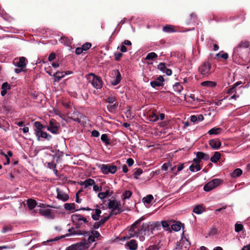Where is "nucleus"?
I'll list each match as a JSON object with an SVG mask.
<instances>
[{
  "label": "nucleus",
  "mask_w": 250,
  "mask_h": 250,
  "mask_svg": "<svg viewBox=\"0 0 250 250\" xmlns=\"http://www.w3.org/2000/svg\"><path fill=\"white\" fill-rule=\"evenodd\" d=\"M143 173V170L141 168L137 169L134 173V178L137 179L138 176L140 175Z\"/></svg>",
  "instance_id": "nucleus-50"
},
{
  "label": "nucleus",
  "mask_w": 250,
  "mask_h": 250,
  "mask_svg": "<svg viewBox=\"0 0 250 250\" xmlns=\"http://www.w3.org/2000/svg\"><path fill=\"white\" fill-rule=\"evenodd\" d=\"M10 84L7 83V82H5L2 85H1V89H2V90L1 91V95L2 96H4L6 95V94L7 93V91L8 90H9L10 89Z\"/></svg>",
  "instance_id": "nucleus-21"
},
{
  "label": "nucleus",
  "mask_w": 250,
  "mask_h": 250,
  "mask_svg": "<svg viewBox=\"0 0 250 250\" xmlns=\"http://www.w3.org/2000/svg\"><path fill=\"white\" fill-rule=\"evenodd\" d=\"M130 250H136L138 248L137 242L135 240H131L126 244Z\"/></svg>",
  "instance_id": "nucleus-20"
},
{
  "label": "nucleus",
  "mask_w": 250,
  "mask_h": 250,
  "mask_svg": "<svg viewBox=\"0 0 250 250\" xmlns=\"http://www.w3.org/2000/svg\"><path fill=\"white\" fill-rule=\"evenodd\" d=\"M55 58H56L55 54L54 53H51L49 55L48 60L49 61L51 62V61L54 60L55 59Z\"/></svg>",
  "instance_id": "nucleus-61"
},
{
  "label": "nucleus",
  "mask_w": 250,
  "mask_h": 250,
  "mask_svg": "<svg viewBox=\"0 0 250 250\" xmlns=\"http://www.w3.org/2000/svg\"><path fill=\"white\" fill-rule=\"evenodd\" d=\"M94 211L95 213L92 214V218L94 220H98L101 213V210L97 208L94 209Z\"/></svg>",
  "instance_id": "nucleus-33"
},
{
  "label": "nucleus",
  "mask_w": 250,
  "mask_h": 250,
  "mask_svg": "<svg viewBox=\"0 0 250 250\" xmlns=\"http://www.w3.org/2000/svg\"><path fill=\"white\" fill-rule=\"evenodd\" d=\"M159 247L156 245H152L147 248L146 250H158Z\"/></svg>",
  "instance_id": "nucleus-60"
},
{
  "label": "nucleus",
  "mask_w": 250,
  "mask_h": 250,
  "mask_svg": "<svg viewBox=\"0 0 250 250\" xmlns=\"http://www.w3.org/2000/svg\"><path fill=\"white\" fill-rule=\"evenodd\" d=\"M216 56V57H219L225 60L228 58V54L227 53H224L222 54L220 53H218Z\"/></svg>",
  "instance_id": "nucleus-51"
},
{
  "label": "nucleus",
  "mask_w": 250,
  "mask_h": 250,
  "mask_svg": "<svg viewBox=\"0 0 250 250\" xmlns=\"http://www.w3.org/2000/svg\"><path fill=\"white\" fill-rule=\"evenodd\" d=\"M71 220L76 226V229H80L83 227L84 224L88 223L85 217L78 214H73L71 216Z\"/></svg>",
  "instance_id": "nucleus-4"
},
{
  "label": "nucleus",
  "mask_w": 250,
  "mask_h": 250,
  "mask_svg": "<svg viewBox=\"0 0 250 250\" xmlns=\"http://www.w3.org/2000/svg\"><path fill=\"white\" fill-rule=\"evenodd\" d=\"M11 229H12V227L11 226H4L3 228L2 232L3 233H6L7 231H8L9 230H11Z\"/></svg>",
  "instance_id": "nucleus-56"
},
{
  "label": "nucleus",
  "mask_w": 250,
  "mask_h": 250,
  "mask_svg": "<svg viewBox=\"0 0 250 250\" xmlns=\"http://www.w3.org/2000/svg\"><path fill=\"white\" fill-rule=\"evenodd\" d=\"M198 70L202 75L208 76L211 72V64L208 62H205L199 66Z\"/></svg>",
  "instance_id": "nucleus-5"
},
{
  "label": "nucleus",
  "mask_w": 250,
  "mask_h": 250,
  "mask_svg": "<svg viewBox=\"0 0 250 250\" xmlns=\"http://www.w3.org/2000/svg\"><path fill=\"white\" fill-rule=\"evenodd\" d=\"M100 167L102 172L105 174H107L109 173L114 174L117 171L116 166L110 164H103L100 166Z\"/></svg>",
  "instance_id": "nucleus-7"
},
{
  "label": "nucleus",
  "mask_w": 250,
  "mask_h": 250,
  "mask_svg": "<svg viewBox=\"0 0 250 250\" xmlns=\"http://www.w3.org/2000/svg\"><path fill=\"white\" fill-rule=\"evenodd\" d=\"M113 73L115 76L113 78V80L111 81V83L113 85H116L121 82V75L119 70L118 69L114 70Z\"/></svg>",
  "instance_id": "nucleus-15"
},
{
  "label": "nucleus",
  "mask_w": 250,
  "mask_h": 250,
  "mask_svg": "<svg viewBox=\"0 0 250 250\" xmlns=\"http://www.w3.org/2000/svg\"><path fill=\"white\" fill-rule=\"evenodd\" d=\"M56 191L57 193V199L61 200L63 202H65L68 200L69 196L63 191H62L59 188H57Z\"/></svg>",
  "instance_id": "nucleus-12"
},
{
  "label": "nucleus",
  "mask_w": 250,
  "mask_h": 250,
  "mask_svg": "<svg viewBox=\"0 0 250 250\" xmlns=\"http://www.w3.org/2000/svg\"><path fill=\"white\" fill-rule=\"evenodd\" d=\"M204 211V208L202 206L198 205L196 206L193 210V212L196 214H201L202 212Z\"/></svg>",
  "instance_id": "nucleus-34"
},
{
  "label": "nucleus",
  "mask_w": 250,
  "mask_h": 250,
  "mask_svg": "<svg viewBox=\"0 0 250 250\" xmlns=\"http://www.w3.org/2000/svg\"><path fill=\"white\" fill-rule=\"evenodd\" d=\"M101 139V140L105 144V145H107L110 144L109 139L106 134H102Z\"/></svg>",
  "instance_id": "nucleus-39"
},
{
  "label": "nucleus",
  "mask_w": 250,
  "mask_h": 250,
  "mask_svg": "<svg viewBox=\"0 0 250 250\" xmlns=\"http://www.w3.org/2000/svg\"><path fill=\"white\" fill-rule=\"evenodd\" d=\"M46 128L48 131L53 134H57L59 133V126L55 120H50Z\"/></svg>",
  "instance_id": "nucleus-9"
},
{
  "label": "nucleus",
  "mask_w": 250,
  "mask_h": 250,
  "mask_svg": "<svg viewBox=\"0 0 250 250\" xmlns=\"http://www.w3.org/2000/svg\"><path fill=\"white\" fill-rule=\"evenodd\" d=\"M90 233L92 234L95 238H98L99 236H100V233L96 230H92L90 232Z\"/></svg>",
  "instance_id": "nucleus-57"
},
{
  "label": "nucleus",
  "mask_w": 250,
  "mask_h": 250,
  "mask_svg": "<svg viewBox=\"0 0 250 250\" xmlns=\"http://www.w3.org/2000/svg\"><path fill=\"white\" fill-rule=\"evenodd\" d=\"M91 134H92V136L93 137H98L100 135V133L97 130H94L92 131Z\"/></svg>",
  "instance_id": "nucleus-63"
},
{
  "label": "nucleus",
  "mask_w": 250,
  "mask_h": 250,
  "mask_svg": "<svg viewBox=\"0 0 250 250\" xmlns=\"http://www.w3.org/2000/svg\"><path fill=\"white\" fill-rule=\"evenodd\" d=\"M170 166H171V165H170ZM169 166H170V164L169 163H165L162 165V166L161 167V169L163 170L167 171L168 169V168Z\"/></svg>",
  "instance_id": "nucleus-53"
},
{
  "label": "nucleus",
  "mask_w": 250,
  "mask_h": 250,
  "mask_svg": "<svg viewBox=\"0 0 250 250\" xmlns=\"http://www.w3.org/2000/svg\"><path fill=\"white\" fill-rule=\"evenodd\" d=\"M163 30L164 32L167 33H172L175 32L173 26L170 25H167L165 26H164L163 28Z\"/></svg>",
  "instance_id": "nucleus-35"
},
{
  "label": "nucleus",
  "mask_w": 250,
  "mask_h": 250,
  "mask_svg": "<svg viewBox=\"0 0 250 250\" xmlns=\"http://www.w3.org/2000/svg\"><path fill=\"white\" fill-rule=\"evenodd\" d=\"M243 226L241 224H237L236 223L235 225V230L236 232H239L241 231L243 229Z\"/></svg>",
  "instance_id": "nucleus-49"
},
{
  "label": "nucleus",
  "mask_w": 250,
  "mask_h": 250,
  "mask_svg": "<svg viewBox=\"0 0 250 250\" xmlns=\"http://www.w3.org/2000/svg\"><path fill=\"white\" fill-rule=\"evenodd\" d=\"M87 79L92 86L96 89H100L103 86V82L100 77L93 73L88 74Z\"/></svg>",
  "instance_id": "nucleus-3"
},
{
  "label": "nucleus",
  "mask_w": 250,
  "mask_h": 250,
  "mask_svg": "<svg viewBox=\"0 0 250 250\" xmlns=\"http://www.w3.org/2000/svg\"><path fill=\"white\" fill-rule=\"evenodd\" d=\"M141 221V220H138L131 225L128 231L130 237H133L135 236L138 237V235H139L138 231H135V229L137 228V226L140 224Z\"/></svg>",
  "instance_id": "nucleus-10"
},
{
  "label": "nucleus",
  "mask_w": 250,
  "mask_h": 250,
  "mask_svg": "<svg viewBox=\"0 0 250 250\" xmlns=\"http://www.w3.org/2000/svg\"><path fill=\"white\" fill-rule=\"evenodd\" d=\"M112 216V215H110V213L108 216L104 217L103 219H102L100 221L101 224H102V225H104L105 223V222H106L110 218V217Z\"/></svg>",
  "instance_id": "nucleus-52"
},
{
  "label": "nucleus",
  "mask_w": 250,
  "mask_h": 250,
  "mask_svg": "<svg viewBox=\"0 0 250 250\" xmlns=\"http://www.w3.org/2000/svg\"><path fill=\"white\" fill-rule=\"evenodd\" d=\"M222 181L219 179H214L206 184L204 187L206 191H209L221 184Z\"/></svg>",
  "instance_id": "nucleus-6"
},
{
  "label": "nucleus",
  "mask_w": 250,
  "mask_h": 250,
  "mask_svg": "<svg viewBox=\"0 0 250 250\" xmlns=\"http://www.w3.org/2000/svg\"><path fill=\"white\" fill-rule=\"evenodd\" d=\"M242 174V170L241 169L236 168L230 174V176L232 178H237L241 175Z\"/></svg>",
  "instance_id": "nucleus-28"
},
{
  "label": "nucleus",
  "mask_w": 250,
  "mask_h": 250,
  "mask_svg": "<svg viewBox=\"0 0 250 250\" xmlns=\"http://www.w3.org/2000/svg\"><path fill=\"white\" fill-rule=\"evenodd\" d=\"M157 68L160 71H162L163 72H164L166 68V64L164 62H161L158 65Z\"/></svg>",
  "instance_id": "nucleus-47"
},
{
  "label": "nucleus",
  "mask_w": 250,
  "mask_h": 250,
  "mask_svg": "<svg viewBox=\"0 0 250 250\" xmlns=\"http://www.w3.org/2000/svg\"><path fill=\"white\" fill-rule=\"evenodd\" d=\"M27 205L30 209H32L36 207L37 202L34 199H29L27 200Z\"/></svg>",
  "instance_id": "nucleus-25"
},
{
  "label": "nucleus",
  "mask_w": 250,
  "mask_h": 250,
  "mask_svg": "<svg viewBox=\"0 0 250 250\" xmlns=\"http://www.w3.org/2000/svg\"><path fill=\"white\" fill-rule=\"evenodd\" d=\"M174 91L177 92L178 93H180L183 90V87L179 83H176L173 86Z\"/></svg>",
  "instance_id": "nucleus-29"
},
{
  "label": "nucleus",
  "mask_w": 250,
  "mask_h": 250,
  "mask_svg": "<svg viewBox=\"0 0 250 250\" xmlns=\"http://www.w3.org/2000/svg\"><path fill=\"white\" fill-rule=\"evenodd\" d=\"M116 100V98L115 97H109L107 98V102L109 104H113Z\"/></svg>",
  "instance_id": "nucleus-54"
},
{
  "label": "nucleus",
  "mask_w": 250,
  "mask_h": 250,
  "mask_svg": "<svg viewBox=\"0 0 250 250\" xmlns=\"http://www.w3.org/2000/svg\"><path fill=\"white\" fill-rule=\"evenodd\" d=\"M108 208L111 209L110 215H116L123 212L121 202L116 200H109L108 203Z\"/></svg>",
  "instance_id": "nucleus-1"
},
{
  "label": "nucleus",
  "mask_w": 250,
  "mask_h": 250,
  "mask_svg": "<svg viewBox=\"0 0 250 250\" xmlns=\"http://www.w3.org/2000/svg\"><path fill=\"white\" fill-rule=\"evenodd\" d=\"M95 238L94 237L92 234H91L88 238V242L89 243L94 242L95 241Z\"/></svg>",
  "instance_id": "nucleus-59"
},
{
  "label": "nucleus",
  "mask_w": 250,
  "mask_h": 250,
  "mask_svg": "<svg viewBox=\"0 0 250 250\" xmlns=\"http://www.w3.org/2000/svg\"><path fill=\"white\" fill-rule=\"evenodd\" d=\"M60 42L66 45H69L71 43L70 40L65 37H62L60 39Z\"/></svg>",
  "instance_id": "nucleus-41"
},
{
  "label": "nucleus",
  "mask_w": 250,
  "mask_h": 250,
  "mask_svg": "<svg viewBox=\"0 0 250 250\" xmlns=\"http://www.w3.org/2000/svg\"><path fill=\"white\" fill-rule=\"evenodd\" d=\"M86 244L84 242L78 243L76 244L72 245L66 249L65 250H82L85 248Z\"/></svg>",
  "instance_id": "nucleus-14"
},
{
  "label": "nucleus",
  "mask_w": 250,
  "mask_h": 250,
  "mask_svg": "<svg viewBox=\"0 0 250 250\" xmlns=\"http://www.w3.org/2000/svg\"><path fill=\"white\" fill-rule=\"evenodd\" d=\"M95 184V181L94 180L89 178L85 180V187L86 188L89 186H93Z\"/></svg>",
  "instance_id": "nucleus-37"
},
{
  "label": "nucleus",
  "mask_w": 250,
  "mask_h": 250,
  "mask_svg": "<svg viewBox=\"0 0 250 250\" xmlns=\"http://www.w3.org/2000/svg\"><path fill=\"white\" fill-rule=\"evenodd\" d=\"M227 93L229 94H232L233 95L231 96L229 99H234L236 100L237 98L239 97V95H236V88L232 86L231 87L229 88L228 91Z\"/></svg>",
  "instance_id": "nucleus-19"
},
{
  "label": "nucleus",
  "mask_w": 250,
  "mask_h": 250,
  "mask_svg": "<svg viewBox=\"0 0 250 250\" xmlns=\"http://www.w3.org/2000/svg\"><path fill=\"white\" fill-rule=\"evenodd\" d=\"M27 62V60L24 57L15 58L13 61V63L16 67L18 68H15L14 72L16 73H19L21 72L25 71Z\"/></svg>",
  "instance_id": "nucleus-2"
},
{
  "label": "nucleus",
  "mask_w": 250,
  "mask_h": 250,
  "mask_svg": "<svg viewBox=\"0 0 250 250\" xmlns=\"http://www.w3.org/2000/svg\"><path fill=\"white\" fill-rule=\"evenodd\" d=\"M250 46V42L247 41H243L236 47L235 50L238 51L240 48H247Z\"/></svg>",
  "instance_id": "nucleus-22"
},
{
  "label": "nucleus",
  "mask_w": 250,
  "mask_h": 250,
  "mask_svg": "<svg viewBox=\"0 0 250 250\" xmlns=\"http://www.w3.org/2000/svg\"><path fill=\"white\" fill-rule=\"evenodd\" d=\"M83 51L82 47H77L75 50V53L76 54L79 55L81 54Z\"/></svg>",
  "instance_id": "nucleus-64"
},
{
  "label": "nucleus",
  "mask_w": 250,
  "mask_h": 250,
  "mask_svg": "<svg viewBox=\"0 0 250 250\" xmlns=\"http://www.w3.org/2000/svg\"><path fill=\"white\" fill-rule=\"evenodd\" d=\"M153 199V197L152 195L149 194L143 198V202L147 204H149Z\"/></svg>",
  "instance_id": "nucleus-36"
},
{
  "label": "nucleus",
  "mask_w": 250,
  "mask_h": 250,
  "mask_svg": "<svg viewBox=\"0 0 250 250\" xmlns=\"http://www.w3.org/2000/svg\"><path fill=\"white\" fill-rule=\"evenodd\" d=\"M149 118L150 121L153 122H156L159 120L158 116L155 113H152V114H150L149 116Z\"/></svg>",
  "instance_id": "nucleus-38"
},
{
  "label": "nucleus",
  "mask_w": 250,
  "mask_h": 250,
  "mask_svg": "<svg viewBox=\"0 0 250 250\" xmlns=\"http://www.w3.org/2000/svg\"><path fill=\"white\" fill-rule=\"evenodd\" d=\"M182 225H183L181 223L177 222L176 223L172 225L171 226V228L173 230L178 231L181 229Z\"/></svg>",
  "instance_id": "nucleus-32"
},
{
  "label": "nucleus",
  "mask_w": 250,
  "mask_h": 250,
  "mask_svg": "<svg viewBox=\"0 0 250 250\" xmlns=\"http://www.w3.org/2000/svg\"><path fill=\"white\" fill-rule=\"evenodd\" d=\"M201 168L200 165H197V164H196L195 165H191L189 167V170L192 172H194L195 170L199 171L201 169Z\"/></svg>",
  "instance_id": "nucleus-42"
},
{
  "label": "nucleus",
  "mask_w": 250,
  "mask_h": 250,
  "mask_svg": "<svg viewBox=\"0 0 250 250\" xmlns=\"http://www.w3.org/2000/svg\"><path fill=\"white\" fill-rule=\"evenodd\" d=\"M157 57V55L154 52H151L148 53L146 57V59L148 60H151Z\"/></svg>",
  "instance_id": "nucleus-43"
},
{
  "label": "nucleus",
  "mask_w": 250,
  "mask_h": 250,
  "mask_svg": "<svg viewBox=\"0 0 250 250\" xmlns=\"http://www.w3.org/2000/svg\"><path fill=\"white\" fill-rule=\"evenodd\" d=\"M221 154L219 152H215L213 156L210 158V161L213 163H216L220 159Z\"/></svg>",
  "instance_id": "nucleus-31"
},
{
  "label": "nucleus",
  "mask_w": 250,
  "mask_h": 250,
  "mask_svg": "<svg viewBox=\"0 0 250 250\" xmlns=\"http://www.w3.org/2000/svg\"><path fill=\"white\" fill-rule=\"evenodd\" d=\"M104 190L105 191L100 192L98 194V197L102 200L111 196L113 193V190H111L109 187L104 188Z\"/></svg>",
  "instance_id": "nucleus-13"
},
{
  "label": "nucleus",
  "mask_w": 250,
  "mask_h": 250,
  "mask_svg": "<svg viewBox=\"0 0 250 250\" xmlns=\"http://www.w3.org/2000/svg\"><path fill=\"white\" fill-rule=\"evenodd\" d=\"M102 224H101L100 222H95L93 226V229H98L99 228H100L102 226Z\"/></svg>",
  "instance_id": "nucleus-58"
},
{
  "label": "nucleus",
  "mask_w": 250,
  "mask_h": 250,
  "mask_svg": "<svg viewBox=\"0 0 250 250\" xmlns=\"http://www.w3.org/2000/svg\"><path fill=\"white\" fill-rule=\"evenodd\" d=\"M90 233L88 231H81L80 230H74L72 232H71V234L74 235H87L89 234Z\"/></svg>",
  "instance_id": "nucleus-40"
},
{
  "label": "nucleus",
  "mask_w": 250,
  "mask_h": 250,
  "mask_svg": "<svg viewBox=\"0 0 250 250\" xmlns=\"http://www.w3.org/2000/svg\"><path fill=\"white\" fill-rule=\"evenodd\" d=\"M91 47V44L90 42H86L82 45V48L83 51H86Z\"/></svg>",
  "instance_id": "nucleus-48"
},
{
  "label": "nucleus",
  "mask_w": 250,
  "mask_h": 250,
  "mask_svg": "<svg viewBox=\"0 0 250 250\" xmlns=\"http://www.w3.org/2000/svg\"><path fill=\"white\" fill-rule=\"evenodd\" d=\"M164 81V78L162 76H159L157 79L150 82V85L153 88L163 86Z\"/></svg>",
  "instance_id": "nucleus-11"
},
{
  "label": "nucleus",
  "mask_w": 250,
  "mask_h": 250,
  "mask_svg": "<svg viewBox=\"0 0 250 250\" xmlns=\"http://www.w3.org/2000/svg\"><path fill=\"white\" fill-rule=\"evenodd\" d=\"M40 213L46 217L51 218L52 215L51 213V210L48 208H41L39 210Z\"/></svg>",
  "instance_id": "nucleus-17"
},
{
  "label": "nucleus",
  "mask_w": 250,
  "mask_h": 250,
  "mask_svg": "<svg viewBox=\"0 0 250 250\" xmlns=\"http://www.w3.org/2000/svg\"><path fill=\"white\" fill-rule=\"evenodd\" d=\"M126 163L128 165V166L130 167L132 166L134 164V161L131 158H128L126 160Z\"/></svg>",
  "instance_id": "nucleus-62"
},
{
  "label": "nucleus",
  "mask_w": 250,
  "mask_h": 250,
  "mask_svg": "<svg viewBox=\"0 0 250 250\" xmlns=\"http://www.w3.org/2000/svg\"><path fill=\"white\" fill-rule=\"evenodd\" d=\"M197 157L199 158L201 160H208L209 159V155L202 152H198L196 154Z\"/></svg>",
  "instance_id": "nucleus-30"
},
{
  "label": "nucleus",
  "mask_w": 250,
  "mask_h": 250,
  "mask_svg": "<svg viewBox=\"0 0 250 250\" xmlns=\"http://www.w3.org/2000/svg\"><path fill=\"white\" fill-rule=\"evenodd\" d=\"M132 195V192L130 190H125L123 194V199H128Z\"/></svg>",
  "instance_id": "nucleus-45"
},
{
  "label": "nucleus",
  "mask_w": 250,
  "mask_h": 250,
  "mask_svg": "<svg viewBox=\"0 0 250 250\" xmlns=\"http://www.w3.org/2000/svg\"><path fill=\"white\" fill-rule=\"evenodd\" d=\"M190 243L187 239H182L176 243L175 250H188L189 247Z\"/></svg>",
  "instance_id": "nucleus-8"
},
{
  "label": "nucleus",
  "mask_w": 250,
  "mask_h": 250,
  "mask_svg": "<svg viewBox=\"0 0 250 250\" xmlns=\"http://www.w3.org/2000/svg\"><path fill=\"white\" fill-rule=\"evenodd\" d=\"M201 85L203 86L213 87L216 85V83L214 82L207 81L202 82Z\"/></svg>",
  "instance_id": "nucleus-27"
},
{
  "label": "nucleus",
  "mask_w": 250,
  "mask_h": 250,
  "mask_svg": "<svg viewBox=\"0 0 250 250\" xmlns=\"http://www.w3.org/2000/svg\"><path fill=\"white\" fill-rule=\"evenodd\" d=\"M64 208L66 210L71 211V210L75 209V208H74L75 204L74 203L73 204L66 203L64 204Z\"/></svg>",
  "instance_id": "nucleus-44"
},
{
  "label": "nucleus",
  "mask_w": 250,
  "mask_h": 250,
  "mask_svg": "<svg viewBox=\"0 0 250 250\" xmlns=\"http://www.w3.org/2000/svg\"><path fill=\"white\" fill-rule=\"evenodd\" d=\"M36 136L38 137V140H40V137L44 138L48 141L50 140L52 138L51 135L48 134L46 132H43L42 131L39 132V134L38 135H36Z\"/></svg>",
  "instance_id": "nucleus-23"
},
{
  "label": "nucleus",
  "mask_w": 250,
  "mask_h": 250,
  "mask_svg": "<svg viewBox=\"0 0 250 250\" xmlns=\"http://www.w3.org/2000/svg\"><path fill=\"white\" fill-rule=\"evenodd\" d=\"M222 129L220 127H214L208 131L209 135H218L220 133Z\"/></svg>",
  "instance_id": "nucleus-26"
},
{
  "label": "nucleus",
  "mask_w": 250,
  "mask_h": 250,
  "mask_svg": "<svg viewBox=\"0 0 250 250\" xmlns=\"http://www.w3.org/2000/svg\"><path fill=\"white\" fill-rule=\"evenodd\" d=\"M114 56L115 60L119 61L122 57L123 54L122 53H115Z\"/></svg>",
  "instance_id": "nucleus-55"
},
{
  "label": "nucleus",
  "mask_w": 250,
  "mask_h": 250,
  "mask_svg": "<svg viewBox=\"0 0 250 250\" xmlns=\"http://www.w3.org/2000/svg\"><path fill=\"white\" fill-rule=\"evenodd\" d=\"M209 145L214 149H218L221 146L220 141L218 139H212L209 141Z\"/></svg>",
  "instance_id": "nucleus-16"
},
{
  "label": "nucleus",
  "mask_w": 250,
  "mask_h": 250,
  "mask_svg": "<svg viewBox=\"0 0 250 250\" xmlns=\"http://www.w3.org/2000/svg\"><path fill=\"white\" fill-rule=\"evenodd\" d=\"M53 76L55 77V81L59 82L65 76V74L63 72L57 71L53 74Z\"/></svg>",
  "instance_id": "nucleus-24"
},
{
  "label": "nucleus",
  "mask_w": 250,
  "mask_h": 250,
  "mask_svg": "<svg viewBox=\"0 0 250 250\" xmlns=\"http://www.w3.org/2000/svg\"><path fill=\"white\" fill-rule=\"evenodd\" d=\"M148 228V225L147 224H143L142 226V228L141 229L138 230V233L139 234H143V232L146 231L147 229Z\"/></svg>",
  "instance_id": "nucleus-46"
},
{
  "label": "nucleus",
  "mask_w": 250,
  "mask_h": 250,
  "mask_svg": "<svg viewBox=\"0 0 250 250\" xmlns=\"http://www.w3.org/2000/svg\"><path fill=\"white\" fill-rule=\"evenodd\" d=\"M34 125L36 128L35 129V134L36 135H38L39 134V132L42 131V129L44 127V126L39 121L35 122Z\"/></svg>",
  "instance_id": "nucleus-18"
}]
</instances>
